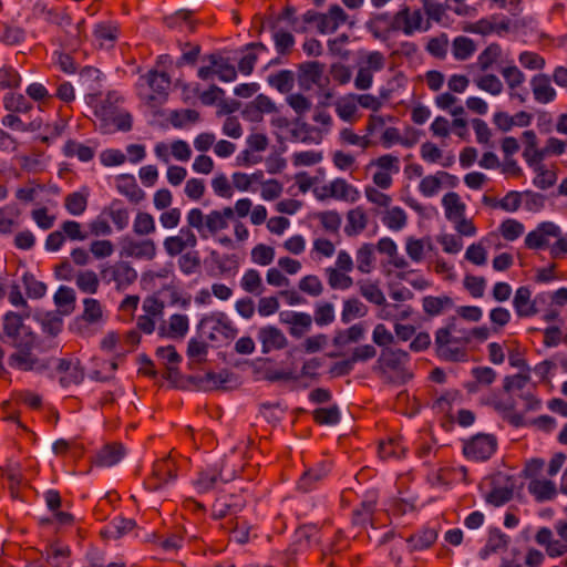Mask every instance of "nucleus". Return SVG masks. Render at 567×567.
Wrapping results in <instances>:
<instances>
[{"label":"nucleus","mask_w":567,"mask_h":567,"mask_svg":"<svg viewBox=\"0 0 567 567\" xmlns=\"http://www.w3.org/2000/svg\"><path fill=\"white\" fill-rule=\"evenodd\" d=\"M449 47V37L446 33H441L437 37L431 38L426 44V51L439 59L446 56Z\"/></svg>","instance_id":"64"},{"label":"nucleus","mask_w":567,"mask_h":567,"mask_svg":"<svg viewBox=\"0 0 567 567\" xmlns=\"http://www.w3.org/2000/svg\"><path fill=\"white\" fill-rule=\"evenodd\" d=\"M348 19L344 10L338 6H331L327 13H321V21L318 31L321 33H333Z\"/></svg>","instance_id":"20"},{"label":"nucleus","mask_w":567,"mask_h":567,"mask_svg":"<svg viewBox=\"0 0 567 567\" xmlns=\"http://www.w3.org/2000/svg\"><path fill=\"white\" fill-rule=\"evenodd\" d=\"M358 285L361 296L364 297L369 302L378 306H383L386 303L384 293L377 284L370 281H359Z\"/></svg>","instance_id":"52"},{"label":"nucleus","mask_w":567,"mask_h":567,"mask_svg":"<svg viewBox=\"0 0 567 567\" xmlns=\"http://www.w3.org/2000/svg\"><path fill=\"white\" fill-rule=\"evenodd\" d=\"M171 339H183L189 329V320L186 315L175 313L168 320Z\"/></svg>","instance_id":"57"},{"label":"nucleus","mask_w":567,"mask_h":567,"mask_svg":"<svg viewBox=\"0 0 567 567\" xmlns=\"http://www.w3.org/2000/svg\"><path fill=\"white\" fill-rule=\"evenodd\" d=\"M405 453V447L401 444L399 439H389L388 441L379 444V455L381 458L395 457L399 458Z\"/></svg>","instance_id":"59"},{"label":"nucleus","mask_w":567,"mask_h":567,"mask_svg":"<svg viewBox=\"0 0 567 567\" xmlns=\"http://www.w3.org/2000/svg\"><path fill=\"white\" fill-rule=\"evenodd\" d=\"M116 189L133 204H140L145 198L133 175L123 174L116 178Z\"/></svg>","instance_id":"22"},{"label":"nucleus","mask_w":567,"mask_h":567,"mask_svg":"<svg viewBox=\"0 0 567 567\" xmlns=\"http://www.w3.org/2000/svg\"><path fill=\"white\" fill-rule=\"evenodd\" d=\"M197 245V237L189 228H181L177 236L164 239L163 246L171 257L182 254L186 248H194Z\"/></svg>","instance_id":"14"},{"label":"nucleus","mask_w":567,"mask_h":567,"mask_svg":"<svg viewBox=\"0 0 567 567\" xmlns=\"http://www.w3.org/2000/svg\"><path fill=\"white\" fill-rule=\"evenodd\" d=\"M514 484H505L502 486H494L492 491L485 496L488 504L501 506L513 498Z\"/></svg>","instance_id":"46"},{"label":"nucleus","mask_w":567,"mask_h":567,"mask_svg":"<svg viewBox=\"0 0 567 567\" xmlns=\"http://www.w3.org/2000/svg\"><path fill=\"white\" fill-rule=\"evenodd\" d=\"M14 311H9L3 317L2 330L12 348L35 347L37 336L29 326L24 323V318Z\"/></svg>","instance_id":"3"},{"label":"nucleus","mask_w":567,"mask_h":567,"mask_svg":"<svg viewBox=\"0 0 567 567\" xmlns=\"http://www.w3.org/2000/svg\"><path fill=\"white\" fill-rule=\"evenodd\" d=\"M502 49L497 43L486 47L477 56L476 65L482 71H487L501 56Z\"/></svg>","instance_id":"50"},{"label":"nucleus","mask_w":567,"mask_h":567,"mask_svg":"<svg viewBox=\"0 0 567 567\" xmlns=\"http://www.w3.org/2000/svg\"><path fill=\"white\" fill-rule=\"evenodd\" d=\"M279 320L282 324L289 326L290 336L297 339L309 332L312 326V318L306 312L281 311Z\"/></svg>","instance_id":"10"},{"label":"nucleus","mask_w":567,"mask_h":567,"mask_svg":"<svg viewBox=\"0 0 567 567\" xmlns=\"http://www.w3.org/2000/svg\"><path fill=\"white\" fill-rule=\"evenodd\" d=\"M367 307L357 298L347 299L343 302L341 319L344 323L367 315Z\"/></svg>","instance_id":"47"},{"label":"nucleus","mask_w":567,"mask_h":567,"mask_svg":"<svg viewBox=\"0 0 567 567\" xmlns=\"http://www.w3.org/2000/svg\"><path fill=\"white\" fill-rule=\"evenodd\" d=\"M157 255V245L152 238H136L125 235L120 239V257L152 261Z\"/></svg>","instance_id":"7"},{"label":"nucleus","mask_w":567,"mask_h":567,"mask_svg":"<svg viewBox=\"0 0 567 567\" xmlns=\"http://www.w3.org/2000/svg\"><path fill=\"white\" fill-rule=\"evenodd\" d=\"M135 527L133 519L123 517L115 518L109 526L101 532V535L105 538H118L124 534L131 532Z\"/></svg>","instance_id":"43"},{"label":"nucleus","mask_w":567,"mask_h":567,"mask_svg":"<svg viewBox=\"0 0 567 567\" xmlns=\"http://www.w3.org/2000/svg\"><path fill=\"white\" fill-rule=\"evenodd\" d=\"M124 456V447L120 443H111L102 447L96 456L95 464L99 466H113Z\"/></svg>","instance_id":"28"},{"label":"nucleus","mask_w":567,"mask_h":567,"mask_svg":"<svg viewBox=\"0 0 567 567\" xmlns=\"http://www.w3.org/2000/svg\"><path fill=\"white\" fill-rule=\"evenodd\" d=\"M20 210L8 205L0 208V234H10L18 226Z\"/></svg>","instance_id":"49"},{"label":"nucleus","mask_w":567,"mask_h":567,"mask_svg":"<svg viewBox=\"0 0 567 567\" xmlns=\"http://www.w3.org/2000/svg\"><path fill=\"white\" fill-rule=\"evenodd\" d=\"M538 545L545 548L550 558L561 557L567 554V519H559L554 524V530L542 527L535 535Z\"/></svg>","instance_id":"5"},{"label":"nucleus","mask_w":567,"mask_h":567,"mask_svg":"<svg viewBox=\"0 0 567 567\" xmlns=\"http://www.w3.org/2000/svg\"><path fill=\"white\" fill-rule=\"evenodd\" d=\"M298 81L300 86L310 89L312 85H319L324 72V64L318 61L303 62L298 68Z\"/></svg>","instance_id":"18"},{"label":"nucleus","mask_w":567,"mask_h":567,"mask_svg":"<svg viewBox=\"0 0 567 567\" xmlns=\"http://www.w3.org/2000/svg\"><path fill=\"white\" fill-rule=\"evenodd\" d=\"M408 221V216L401 207H393L389 209L384 217V225L392 230H401Z\"/></svg>","instance_id":"58"},{"label":"nucleus","mask_w":567,"mask_h":567,"mask_svg":"<svg viewBox=\"0 0 567 567\" xmlns=\"http://www.w3.org/2000/svg\"><path fill=\"white\" fill-rule=\"evenodd\" d=\"M156 230L154 217L146 212H138L133 221V233L138 237H146Z\"/></svg>","instance_id":"42"},{"label":"nucleus","mask_w":567,"mask_h":567,"mask_svg":"<svg viewBox=\"0 0 567 567\" xmlns=\"http://www.w3.org/2000/svg\"><path fill=\"white\" fill-rule=\"evenodd\" d=\"M513 307L517 317H533L538 312L536 302L532 299V291L528 287H519L513 298Z\"/></svg>","instance_id":"19"},{"label":"nucleus","mask_w":567,"mask_h":567,"mask_svg":"<svg viewBox=\"0 0 567 567\" xmlns=\"http://www.w3.org/2000/svg\"><path fill=\"white\" fill-rule=\"evenodd\" d=\"M64 206L71 215L79 216L87 207V195L80 192L71 193L65 197Z\"/></svg>","instance_id":"55"},{"label":"nucleus","mask_w":567,"mask_h":567,"mask_svg":"<svg viewBox=\"0 0 567 567\" xmlns=\"http://www.w3.org/2000/svg\"><path fill=\"white\" fill-rule=\"evenodd\" d=\"M206 60L215 66V74L218 75L220 81L231 82L237 78V71L228 59L223 58L220 54L212 53L206 56Z\"/></svg>","instance_id":"27"},{"label":"nucleus","mask_w":567,"mask_h":567,"mask_svg":"<svg viewBox=\"0 0 567 567\" xmlns=\"http://www.w3.org/2000/svg\"><path fill=\"white\" fill-rule=\"evenodd\" d=\"M475 85L492 95L503 92V83L495 74H484L474 79Z\"/></svg>","instance_id":"54"},{"label":"nucleus","mask_w":567,"mask_h":567,"mask_svg":"<svg viewBox=\"0 0 567 567\" xmlns=\"http://www.w3.org/2000/svg\"><path fill=\"white\" fill-rule=\"evenodd\" d=\"M497 441L489 434L473 436L463 447L464 455L474 461H486L496 451Z\"/></svg>","instance_id":"8"},{"label":"nucleus","mask_w":567,"mask_h":567,"mask_svg":"<svg viewBox=\"0 0 567 567\" xmlns=\"http://www.w3.org/2000/svg\"><path fill=\"white\" fill-rule=\"evenodd\" d=\"M355 262L361 274H370L375 264L374 246L369 243L361 245L355 254Z\"/></svg>","instance_id":"34"},{"label":"nucleus","mask_w":567,"mask_h":567,"mask_svg":"<svg viewBox=\"0 0 567 567\" xmlns=\"http://www.w3.org/2000/svg\"><path fill=\"white\" fill-rule=\"evenodd\" d=\"M291 135L296 141L301 143L319 144L322 140L321 132L307 123L299 124L297 128L291 131Z\"/></svg>","instance_id":"48"},{"label":"nucleus","mask_w":567,"mask_h":567,"mask_svg":"<svg viewBox=\"0 0 567 567\" xmlns=\"http://www.w3.org/2000/svg\"><path fill=\"white\" fill-rule=\"evenodd\" d=\"M442 205L450 221L458 220L465 214L466 206L457 193L450 192L445 194L442 198Z\"/></svg>","instance_id":"33"},{"label":"nucleus","mask_w":567,"mask_h":567,"mask_svg":"<svg viewBox=\"0 0 567 567\" xmlns=\"http://www.w3.org/2000/svg\"><path fill=\"white\" fill-rule=\"evenodd\" d=\"M112 95L107 96V100L101 104V106L96 110V114H99L103 120L112 118L114 125L120 131H130L132 127V118L127 113L116 114L115 109L111 105H106L110 102Z\"/></svg>","instance_id":"26"},{"label":"nucleus","mask_w":567,"mask_h":567,"mask_svg":"<svg viewBox=\"0 0 567 567\" xmlns=\"http://www.w3.org/2000/svg\"><path fill=\"white\" fill-rule=\"evenodd\" d=\"M410 354L401 349H383L373 370L389 383L404 384L413 378L406 368Z\"/></svg>","instance_id":"1"},{"label":"nucleus","mask_w":567,"mask_h":567,"mask_svg":"<svg viewBox=\"0 0 567 567\" xmlns=\"http://www.w3.org/2000/svg\"><path fill=\"white\" fill-rule=\"evenodd\" d=\"M560 229L551 221H544L537 228L527 234L525 245L528 249L545 248L549 244L550 237H559Z\"/></svg>","instance_id":"12"},{"label":"nucleus","mask_w":567,"mask_h":567,"mask_svg":"<svg viewBox=\"0 0 567 567\" xmlns=\"http://www.w3.org/2000/svg\"><path fill=\"white\" fill-rule=\"evenodd\" d=\"M6 110L10 112L28 113L32 104L20 93H9L3 99Z\"/></svg>","instance_id":"56"},{"label":"nucleus","mask_w":567,"mask_h":567,"mask_svg":"<svg viewBox=\"0 0 567 567\" xmlns=\"http://www.w3.org/2000/svg\"><path fill=\"white\" fill-rule=\"evenodd\" d=\"M244 504L241 499L235 496H220L218 497L212 507V516L215 519H221L227 516L237 514Z\"/></svg>","instance_id":"21"},{"label":"nucleus","mask_w":567,"mask_h":567,"mask_svg":"<svg viewBox=\"0 0 567 567\" xmlns=\"http://www.w3.org/2000/svg\"><path fill=\"white\" fill-rule=\"evenodd\" d=\"M258 341L261 343L262 353L281 350L287 347L288 340L284 332L275 326H266L258 330Z\"/></svg>","instance_id":"15"},{"label":"nucleus","mask_w":567,"mask_h":567,"mask_svg":"<svg viewBox=\"0 0 567 567\" xmlns=\"http://www.w3.org/2000/svg\"><path fill=\"white\" fill-rule=\"evenodd\" d=\"M530 87L534 99L540 104L550 103L556 97V90L547 74L538 73L534 75L530 80Z\"/></svg>","instance_id":"16"},{"label":"nucleus","mask_w":567,"mask_h":567,"mask_svg":"<svg viewBox=\"0 0 567 567\" xmlns=\"http://www.w3.org/2000/svg\"><path fill=\"white\" fill-rule=\"evenodd\" d=\"M508 543L509 537L502 533L499 529L491 530L485 547L480 551L481 558L486 559L491 553L506 549Z\"/></svg>","instance_id":"38"},{"label":"nucleus","mask_w":567,"mask_h":567,"mask_svg":"<svg viewBox=\"0 0 567 567\" xmlns=\"http://www.w3.org/2000/svg\"><path fill=\"white\" fill-rule=\"evenodd\" d=\"M368 226V215L362 207L350 209L347 214L344 233L348 236H355L362 233Z\"/></svg>","instance_id":"31"},{"label":"nucleus","mask_w":567,"mask_h":567,"mask_svg":"<svg viewBox=\"0 0 567 567\" xmlns=\"http://www.w3.org/2000/svg\"><path fill=\"white\" fill-rule=\"evenodd\" d=\"M274 112H276L275 103L267 95L259 94L246 106L244 114L250 120H260L261 114Z\"/></svg>","instance_id":"32"},{"label":"nucleus","mask_w":567,"mask_h":567,"mask_svg":"<svg viewBox=\"0 0 567 567\" xmlns=\"http://www.w3.org/2000/svg\"><path fill=\"white\" fill-rule=\"evenodd\" d=\"M233 218L234 210L231 207H224L221 210H212L205 218L206 231L210 235H215L226 229L229 220Z\"/></svg>","instance_id":"23"},{"label":"nucleus","mask_w":567,"mask_h":567,"mask_svg":"<svg viewBox=\"0 0 567 567\" xmlns=\"http://www.w3.org/2000/svg\"><path fill=\"white\" fill-rule=\"evenodd\" d=\"M63 154L66 157L76 156L81 162H90L95 155V147L69 140L63 146Z\"/></svg>","instance_id":"35"},{"label":"nucleus","mask_w":567,"mask_h":567,"mask_svg":"<svg viewBox=\"0 0 567 567\" xmlns=\"http://www.w3.org/2000/svg\"><path fill=\"white\" fill-rule=\"evenodd\" d=\"M143 81L154 93L164 97L171 85V79L167 73L158 71H150L147 74L141 76Z\"/></svg>","instance_id":"30"},{"label":"nucleus","mask_w":567,"mask_h":567,"mask_svg":"<svg viewBox=\"0 0 567 567\" xmlns=\"http://www.w3.org/2000/svg\"><path fill=\"white\" fill-rule=\"evenodd\" d=\"M463 287L473 298H482L485 292L486 280L484 277L465 275L463 279Z\"/></svg>","instance_id":"62"},{"label":"nucleus","mask_w":567,"mask_h":567,"mask_svg":"<svg viewBox=\"0 0 567 567\" xmlns=\"http://www.w3.org/2000/svg\"><path fill=\"white\" fill-rule=\"evenodd\" d=\"M153 478L156 481L150 483L153 488L157 489L167 482L176 478V464L171 454L156 461L153 465Z\"/></svg>","instance_id":"17"},{"label":"nucleus","mask_w":567,"mask_h":567,"mask_svg":"<svg viewBox=\"0 0 567 567\" xmlns=\"http://www.w3.org/2000/svg\"><path fill=\"white\" fill-rule=\"evenodd\" d=\"M437 538V532L434 528H425L417 534L411 535L406 543L410 550H422L431 547Z\"/></svg>","instance_id":"39"},{"label":"nucleus","mask_w":567,"mask_h":567,"mask_svg":"<svg viewBox=\"0 0 567 567\" xmlns=\"http://www.w3.org/2000/svg\"><path fill=\"white\" fill-rule=\"evenodd\" d=\"M298 287L302 292L311 297H319L323 292L322 281L315 275H308L301 278Z\"/></svg>","instance_id":"63"},{"label":"nucleus","mask_w":567,"mask_h":567,"mask_svg":"<svg viewBox=\"0 0 567 567\" xmlns=\"http://www.w3.org/2000/svg\"><path fill=\"white\" fill-rule=\"evenodd\" d=\"M34 347L14 348L16 351L8 358L11 368L21 371H44L49 368V362L39 359L33 352Z\"/></svg>","instance_id":"9"},{"label":"nucleus","mask_w":567,"mask_h":567,"mask_svg":"<svg viewBox=\"0 0 567 567\" xmlns=\"http://www.w3.org/2000/svg\"><path fill=\"white\" fill-rule=\"evenodd\" d=\"M476 50L475 43L472 39L460 35L452 42V52L456 60H467Z\"/></svg>","instance_id":"45"},{"label":"nucleus","mask_w":567,"mask_h":567,"mask_svg":"<svg viewBox=\"0 0 567 567\" xmlns=\"http://www.w3.org/2000/svg\"><path fill=\"white\" fill-rule=\"evenodd\" d=\"M422 307L426 315L431 317L440 316L444 311L454 308V301L449 296H426L422 299Z\"/></svg>","instance_id":"29"},{"label":"nucleus","mask_w":567,"mask_h":567,"mask_svg":"<svg viewBox=\"0 0 567 567\" xmlns=\"http://www.w3.org/2000/svg\"><path fill=\"white\" fill-rule=\"evenodd\" d=\"M241 289L254 296H260L265 291L261 275L256 269H248L240 279Z\"/></svg>","instance_id":"36"},{"label":"nucleus","mask_w":567,"mask_h":567,"mask_svg":"<svg viewBox=\"0 0 567 567\" xmlns=\"http://www.w3.org/2000/svg\"><path fill=\"white\" fill-rule=\"evenodd\" d=\"M394 24L396 32H401L406 37L427 32L432 28V24L425 20L422 9L412 8L408 4L401 6L394 13Z\"/></svg>","instance_id":"6"},{"label":"nucleus","mask_w":567,"mask_h":567,"mask_svg":"<svg viewBox=\"0 0 567 567\" xmlns=\"http://www.w3.org/2000/svg\"><path fill=\"white\" fill-rule=\"evenodd\" d=\"M117 230H123L130 221V213L120 199H113L105 209Z\"/></svg>","instance_id":"37"},{"label":"nucleus","mask_w":567,"mask_h":567,"mask_svg":"<svg viewBox=\"0 0 567 567\" xmlns=\"http://www.w3.org/2000/svg\"><path fill=\"white\" fill-rule=\"evenodd\" d=\"M527 488L529 494L539 503L551 501L557 495L556 484L549 480H532Z\"/></svg>","instance_id":"24"},{"label":"nucleus","mask_w":567,"mask_h":567,"mask_svg":"<svg viewBox=\"0 0 567 567\" xmlns=\"http://www.w3.org/2000/svg\"><path fill=\"white\" fill-rule=\"evenodd\" d=\"M324 274L328 279V284L332 289H348L353 285L352 278L348 275V272H343L333 267H328L324 269Z\"/></svg>","instance_id":"51"},{"label":"nucleus","mask_w":567,"mask_h":567,"mask_svg":"<svg viewBox=\"0 0 567 567\" xmlns=\"http://www.w3.org/2000/svg\"><path fill=\"white\" fill-rule=\"evenodd\" d=\"M136 269L126 260H117L113 264H103L100 267V278L113 286L118 292L127 290L137 280Z\"/></svg>","instance_id":"4"},{"label":"nucleus","mask_w":567,"mask_h":567,"mask_svg":"<svg viewBox=\"0 0 567 567\" xmlns=\"http://www.w3.org/2000/svg\"><path fill=\"white\" fill-rule=\"evenodd\" d=\"M268 83L280 93H288L295 85V74L290 70H281L268 76Z\"/></svg>","instance_id":"44"},{"label":"nucleus","mask_w":567,"mask_h":567,"mask_svg":"<svg viewBox=\"0 0 567 567\" xmlns=\"http://www.w3.org/2000/svg\"><path fill=\"white\" fill-rule=\"evenodd\" d=\"M453 330H455V317H450L446 326L439 328L435 332V353L444 361L465 362L468 359L466 346L455 341Z\"/></svg>","instance_id":"2"},{"label":"nucleus","mask_w":567,"mask_h":567,"mask_svg":"<svg viewBox=\"0 0 567 567\" xmlns=\"http://www.w3.org/2000/svg\"><path fill=\"white\" fill-rule=\"evenodd\" d=\"M60 229L62 230L65 239H70L72 241H84L89 238V233L82 229V225L75 220H64Z\"/></svg>","instance_id":"60"},{"label":"nucleus","mask_w":567,"mask_h":567,"mask_svg":"<svg viewBox=\"0 0 567 567\" xmlns=\"http://www.w3.org/2000/svg\"><path fill=\"white\" fill-rule=\"evenodd\" d=\"M321 192L319 195L321 199L332 197L354 203L360 196L359 190L343 178L333 179L330 184L321 187Z\"/></svg>","instance_id":"11"},{"label":"nucleus","mask_w":567,"mask_h":567,"mask_svg":"<svg viewBox=\"0 0 567 567\" xmlns=\"http://www.w3.org/2000/svg\"><path fill=\"white\" fill-rule=\"evenodd\" d=\"M422 3V12L424 13L425 20L432 24V22L442 23L446 14V2L443 4L437 0H420Z\"/></svg>","instance_id":"40"},{"label":"nucleus","mask_w":567,"mask_h":567,"mask_svg":"<svg viewBox=\"0 0 567 567\" xmlns=\"http://www.w3.org/2000/svg\"><path fill=\"white\" fill-rule=\"evenodd\" d=\"M328 474V468L324 465H319L316 468L308 470L303 473L298 482V488L308 492L313 487V483L322 480Z\"/></svg>","instance_id":"53"},{"label":"nucleus","mask_w":567,"mask_h":567,"mask_svg":"<svg viewBox=\"0 0 567 567\" xmlns=\"http://www.w3.org/2000/svg\"><path fill=\"white\" fill-rule=\"evenodd\" d=\"M367 30L373 35L374 39L386 41L392 33L396 32L394 24V14L379 13L372 17L365 24Z\"/></svg>","instance_id":"13"},{"label":"nucleus","mask_w":567,"mask_h":567,"mask_svg":"<svg viewBox=\"0 0 567 567\" xmlns=\"http://www.w3.org/2000/svg\"><path fill=\"white\" fill-rule=\"evenodd\" d=\"M76 287L84 293L94 295L100 287V278L93 270H82L75 276Z\"/></svg>","instance_id":"41"},{"label":"nucleus","mask_w":567,"mask_h":567,"mask_svg":"<svg viewBox=\"0 0 567 567\" xmlns=\"http://www.w3.org/2000/svg\"><path fill=\"white\" fill-rule=\"evenodd\" d=\"M267 51V47L261 42L247 44L245 48V53L238 62V70L243 74L249 75L254 70L255 63L257 62L259 55Z\"/></svg>","instance_id":"25"},{"label":"nucleus","mask_w":567,"mask_h":567,"mask_svg":"<svg viewBox=\"0 0 567 567\" xmlns=\"http://www.w3.org/2000/svg\"><path fill=\"white\" fill-rule=\"evenodd\" d=\"M312 414L315 421L320 425H334L340 421V412L337 405L316 409Z\"/></svg>","instance_id":"61"}]
</instances>
